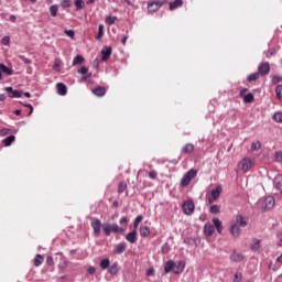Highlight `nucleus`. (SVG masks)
I'll return each mask as SVG.
<instances>
[{
    "label": "nucleus",
    "instance_id": "nucleus-1",
    "mask_svg": "<svg viewBox=\"0 0 282 282\" xmlns=\"http://www.w3.org/2000/svg\"><path fill=\"white\" fill-rule=\"evenodd\" d=\"M102 232L106 237H111V232L115 235H122L124 232V228L118 226V224H104Z\"/></svg>",
    "mask_w": 282,
    "mask_h": 282
},
{
    "label": "nucleus",
    "instance_id": "nucleus-2",
    "mask_svg": "<svg viewBox=\"0 0 282 282\" xmlns=\"http://www.w3.org/2000/svg\"><path fill=\"white\" fill-rule=\"evenodd\" d=\"M197 177V170L191 169L187 173L184 174L183 178L181 180V186L186 187L193 180Z\"/></svg>",
    "mask_w": 282,
    "mask_h": 282
},
{
    "label": "nucleus",
    "instance_id": "nucleus-3",
    "mask_svg": "<svg viewBox=\"0 0 282 282\" xmlns=\"http://www.w3.org/2000/svg\"><path fill=\"white\" fill-rule=\"evenodd\" d=\"M254 166V160L249 159V158H243L239 163H238V169L242 171V173H248L250 169Z\"/></svg>",
    "mask_w": 282,
    "mask_h": 282
},
{
    "label": "nucleus",
    "instance_id": "nucleus-4",
    "mask_svg": "<svg viewBox=\"0 0 282 282\" xmlns=\"http://www.w3.org/2000/svg\"><path fill=\"white\" fill-rule=\"evenodd\" d=\"M183 212L185 215H193L195 213V202L193 199L185 200L183 203Z\"/></svg>",
    "mask_w": 282,
    "mask_h": 282
},
{
    "label": "nucleus",
    "instance_id": "nucleus-5",
    "mask_svg": "<svg viewBox=\"0 0 282 282\" xmlns=\"http://www.w3.org/2000/svg\"><path fill=\"white\" fill-rule=\"evenodd\" d=\"M221 195V186H217L215 189L210 192V196L208 198V204H215L217 199H219V196Z\"/></svg>",
    "mask_w": 282,
    "mask_h": 282
},
{
    "label": "nucleus",
    "instance_id": "nucleus-6",
    "mask_svg": "<svg viewBox=\"0 0 282 282\" xmlns=\"http://www.w3.org/2000/svg\"><path fill=\"white\" fill-rule=\"evenodd\" d=\"M240 97L243 98V102L246 104L254 102V95L252 93L248 94V88H242L240 90Z\"/></svg>",
    "mask_w": 282,
    "mask_h": 282
},
{
    "label": "nucleus",
    "instance_id": "nucleus-7",
    "mask_svg": "<svg viewBox=\"0 0 282 282\" xmlns=\"http://www.w3.org/2000/svg\"><path fill=\"white\" fill-rule=\"evenodd\" d=\"M164 3H166V0H163V1H150V2H148V10L150 12H158V10H160V7L164 6Z\"/></svg>",
    "mask_w": 282,
    "mask_h": 282
},
{
    "label": "nucleus",
    "instance_id": "nucleus-8",
    "mask_svg": "<svg viewBox=\"0 0 282 282\" xmlns=\"http://www.w3.org/2000/svg\"><path fill=\"white\" fill-rule=\"evenodd\" d=\"M258 73L260 76H268L270 74V63L269 62H262L258 66Z\"/></svg>",
    "mask_w": 282,
    "mask_h": 282
},
{
    "label": "nucleus",
    "instance_id": "nucleus-9",
    "mask_svg": "<svg viewBox=\"0 0 282 282\" xmlns=\"http://www.w3.org/2000/svg\"><path fill=\"white\" fill-rule=\"evenodd\" d=\"M93 230H94V234L96 237H100V230L102 228V223L100 221V219L96 218L91 221L90 224Z\"/></svg>",
    "mask_w": 282,
    "mask_h": 282
},
{
    "label": "nucleus",
    "instance_id": "nucleus-10",
    "mask_svg": "<svg viewBox=\"0 0 282 282\" xmlns=\"http://www.w3.org/2000/svg\"><path fill=\"white\" fill-rule=\"evenodd\" d=\"M274 204H275L274 197L268 196L264 198L262 203V208L264 210H272V208H274Z\"/></svg>",
    "mask_w": 282,
    "mask_h": 282
},
{
    "label": "nucleus",
    "instance_id": "nucleus-11",
    "mask_svg": "<svg viewBox=\"0 0 282 282\" xmlns=\"http://www.w3.org/2000/svg\"><path fill=\"white\" fill-rule=\"evenodd\" d=\"M231 224H236L240 228H246V226H248V220L243 215H237L236 220L231 221Z\"/></svg>",
    "mask_w": 282,
    "mask_h": 282
},
{
    "label": "nucleus",
    "instance_id": "nucleus-12",
    "mask_svg": "<svg viewBox=\"0 0 282 282\" xmlns=\"http://www.w3.org/2000/svg\"><path fill=\"white\" fill-rule=\"evenodd\" d=\"M230 234L235 239H238V237L241 236V227L238 226L237 224L231 223L230 225Z\"/></svg>",
    "mask_w": 282,
    "mask_h": 282
},
{
    "label": "nucleus",
    "instance_id": "nucleus-13",
    "mask_svg": "<svg viewBox=\"0 0 282 282\" xmlns=\"http://www.w3.org/2000/svg\"><path fill=\"white\" fill-rule=\"evenodd\" d=\"M6 91H8L9 98H21L23 96V91L13 90L12 87H7Z\"/></svg>",
    "mask_w": 282,
    "mask_h": 282
},
{
    "label": "nucleus",
    "instance_id": "nucleus-14",
    "mask_svg": "<svg viewBox=\"0 0 282 282\" xmlns=\"http://www.w3.org/2000/svg\"><path fill=\"white\" fill-rule=\"evenodd\" d=\"M126 239L129 243H135L138 241V230H132L126 235Z\"/></svg>",
    "mask_w": 282,
    "mask_h": 282
},
{
    "label": "nucleus",
    "instance_id": "nucleus-15",
    "mask_svg": "<svg viewBox=\"0 0 282 282\" xmlns=\"http://www.w3.org/2000/svg\"><path fill=\"white\" fill-rule=\"evenodd\" d=\"M230 261H234V263H241V261H243V254L234 251L230 256Z\"/></svg>",
    "mask_w": 282,
    "mask_h": 282
},
{
    "label": "nucleus",
    "instance_id": "nucleus-16",
    "mask_svg": "<svg viewBox=\"0 0 282 282\" xmlns=\"http://www.w3.org/2000/svg\"><path fill=\"white\" fill-rule=\"evenodd\" d=\"M193 151H195V145L193 143H187L182 148L181 153L188 155V153H193Z\"/></svg>",
    "mask_w": 282,
    "mask_h": 282
},
{
    "label": "nucleus",
    "instance_id": "nucleus-17",
    "mask_svg": "<svg viewBox=\"0 0 282 282\" xmlns=\"http://www.w3.org/2000/svg\"><path fill=\"white\" fill-rule=\"evenodd\" d=\"M186 268V262L180 261L176 265L174 264V274H182Z\"/></svg>",
    "mask_w": 282,
    "mask_h": 282
},
{
    "label": "nucleus",
    "instance_id": "nucleus-18",
    "mask_svg": "<svg viewBox=\"0 0 282 282\" xmlns=\"http://www.w3.org/2000/svg\"><path fill=\"white\" fill-rule=\"evenodd\" d=\"M56 87H57V94L59 96H67V86L65 84L57 83Z\"/></svg>",
    "mask_w": 282,
    "mask_h": 282
},
{
    "label": "nucleus",
    "instance_id": "nucleus-19",
    "mask_svg": "<svg viewBox=\"0 0 282 282\" xmlns=\"http://www.w3.org/2000/svg\"><path fill=\"white\" fill-rule=\"evenodd\" d=\"M93 94L95 96H98L99 98H102L107 94V89L102 86H98L95 89H93Z\"/></svg>",
    "mask_w": 282,
    "mask_h": 282
},
{
    "label": "nucleus",
    "instance_id": "nucleus-20",
    "mask_svg": "<svg viewBox=\"0 0 282 282\" xmlns=\"http://www.w3.org/2000/svg\"><path fill=\"white\" fill-rule=\"evenodd\" d=\"M213 224L217 230V234L221 235V232L224 230V225L221 224V220H219V218H214Z\"/></svg>",
    "mask_w": 282,
    "mask_h": 282
},
{
    "label": "nucleus",
    "instance_id": "nucleus-21",
    "mask_svg": "<svg viewBox=\"0 0 282 282\" xmlns=\"http://www.w3.org/2000/svg\"><path fill=\"white\" fill-rule=\"evenodd\" d=\"M204 232L206 237H213V235L215 234V226L210 224L205 225Z\"/></svg>",
    "mask_w": 282,
    "mask_h": 282
},
{
    "label": "nucleus",
    "instance_id": "nucleus-22",
    "mask_svg": "<svg viewBox=\"0 0 282 282\" xmlns=\"http://www.w3.org/2000/svg\"><path fill=\"white\" fill-rule=\"evenodd\" d=\"M274 186L276 188V191H280V193H282V175L278 174L274 178Z\"/></svg>",
    "mask_w": 282,
    "mask_h": 282
},
{
    "label": "nucleus",
    "instance_id": "nucleus-23",
    "mask_svg": "<svg viewBox=\"0 0 282 282\" xmlns=\"http://www.w3.org/2000/svg\"><path fill=\"white\" fill-rule=\"evenodd\" d=\"M111 47H106L101 51V61H109V57L111 56Z\"/></svg>",
    "mask_w": 282,
    "mask_h": 282
},
{
    "label": "nucleus",
    "instance_id": "nucleus-24",
    "mask_svg": "<svg viewBox=\"0 0 282 282\" xmlns=\"http://www.w3.org/2000/svg\"><path fill=\"white\" fill-rule=\"evenodd\" d=\"M0 72L2 74H7V76H12V74H14V70L12 68H9L4 64H0Z\"/></svg>",
    "mask_w": 282,
    "mask_h": 282
},
{
    "label": "nucleus",
    "instance_id": "nucleus-25",
    "mask_svg": "<svg viewBox=\"0 0 282 282\" xmlns=\"http://www.w3.org/2000/svg\"><path fill=\"white\" fill-rule=\"evenodd\" d=\"M184 6V2L182 0H175L173 2H170V10H177V8H182Z\"/></svg>",
    "mask_w": 282,
    "mask_h": 282
},
{
    "label": "nucleus",
    "instance_id": "nucleus-26",
    "mask_svg": "<svg viewBox=\"0 0 282 282\" xmlns=\"http://www.w3.org/2000/svg\"><path fill=\"white\" fill-rule=\"evenodd\" d=\"M173 268H175V262L173 260H170L164 265V272L169 274V272L173 271Z\"/></svg>",
    "mask_w": 282,
    "mask_h": 282
},
{
    "label": "nucleus",
    "instance_id": "nucleus-27",
    "mask_svg": "<svg viewBox=\"0 0 282 282\" xmlns=\"http://www.w3.org/2000/svg\"><path fill=\"white\" fill-rule=\"evenodd\" d=\"M124 250H127V243L121 242V243L117 245V247L115 249V254H122V252H124Z\"/></svg>",
    "mask_w": 282,
    "mask_h": 282
},
{
    "label": "nucleus",
    "instance_id": "nucleus-28",
    "mask_svg": "<svg viewBox=\"0 0 282 282\" xmlns=\"http://www.w3.org/2000/svg\"><path fill=\"white\" fill-rule=\"evenodd\" d=\"M251 250H259L261 248V240L253 238L252 243L250 245Z\"/></svg>",
    "mask_w": 282,
    "mask_h": 282
},
{
    "label": "nucleus",
    "instance_id": "nucleus-29",
    "mask_svg": "<svg viewBox=\"0 0 282 282\" xmlns=\"http://www.w3.org/2000/svg\"><path fill=\"white\" fill-rule=\"evenodd\" d=\"M14 140H17L14 135L7 137L3 139L2 144H4V147H10Z\"/></svg>",
    "mask_w": 282,
    "mask_h": 282
},
{
    "label": "nucleus",
    "instance_id": "nucleus-30",
    "mask_svg": "<svg viewBox=\"0 0 282 282\" xmlns=\"http://www.w3.org/2000/svg\"><path fill=\"white\" fill-rule=\"evenodd\" d=\"M79 74H82L84 76L85 79L89 78V76H91V74H89V68H87V66H83L79 70Z\"/></svg>",
    "mask_w": 282,
    "mask_h": 282
},
{
    "label": "nucleus",
    "instance_id": "nucleus-31",
    "mask_svg": "<svg viewBox=\"0 0 282 282\" xmlns=\"http://www.w3.org/2000/svg\"><path fill=\"white\" fill-rule=\"evenodd\" d=\"M83 63H85V57H83V55H77L74 59H73V65H83Z\"/></svg>",
    "mask_w": 282,
    "mask_h": 282
},
{
    "label": "nucleus",
    "instance_id": "nucleus-32",
    "mask_svg": "<svg viewBox=\"0 0 282 282\" xmlns=\"http://www.w3.org/2000/svg\"><path fill=\"white\" fill-rule=\"evenodd\" d=\"M105 36V25L99 24L98 34L96 35V40L100 41Z\"/></svg>",
    "mask_w": 282,
    "mask_h": 282
},
{
    "label": "nucleus",
    "instance_id": "nucleus-33",
    "mask_svg": "<svg viewBox=\"0 0 282 282\" xmlns=\"http://www.w3.org/2000/svg\"><path fill=\"white\" fill-rule=\"evenodd\" d=\"M118 270H119L118 264H117V262H115L113 264H111L109 267L108 272H109V274L116 275V274H118Z\"/></svg>",
    "mask_w": 282,
    "mask_h": 282
},
{
    "label": "nucleus",
    "instance_id": "nucleus-34",
    "mask_svg": "<svg viewBox=\"0 0 282 282\" xmlns=\"http://www.w3.org/2000/svg\"><path fill=\"white\" fill-rule=\"evenodd\" d=\"M140 235L141 237H149V235H151V229L149 227H141Z\"/></svg>",
    "mask_w": 282,
    "mask_h": 282
},
{
    "label": "nucleus",
    "instance_id": "nucleus-35",
    "mask_svg": "<svg viewBox=\"0 0 282 282\" xmlns=\"http://www.w3.org/2000/svg\"><path fill=\"white\" fill-rule=\"evenodd\" d=\"M116 21H118L117 17H113V15H107L106 17L107 25H113L116 23Z\"/></svg>",
    "mask_w": 282,
    "mask_h": 282
},
{
    "label": "nucleus",
    "instance_id": "nucleus-36",
    "mask_svg": "<svg viewBox=\"0 0 282 282\" xmlns=\"http://www.w3.org/2000/svg\"><path fill=\"white\" fill-rule=\"evenodd\" d=\"M111 265V261L109 259H104L100 261V268L101 270H107Z\"/></svg>",
    "mask_w": 282,
    "mask_h": 282
},
{
    "label": "nucleus",
    "instance_id": "nucleus-37",
    "mask_svg": "<svg viewBox=\"0 0 282 282\" xmlns=\"http://www.w3.org/2000/svg\"><path fill=\"white\" fill-rule=\"evenodd\" d=\"M260 76H261V75L259 74V72H258V73H253V74H251V75L248 76L247 80H248L249 83H254V80H259V77H260Z\"/></svg>",
    "mask_w": 282,
    "mask_h": 282
},
{
    "label": "nucleus",
    "instance_id": "nucleus-38",
    "mask_svg": "<svg viewBox=\"0 0 282 282\" xmlns=\"http://www.w3.org/2000/svg\"><path fill=\"white\" fill-rule=\"evenodd\" d=\"M44 259L43 256L41 254H36L35 259H34V265L35 268H39V265H41L43 263Z\"/></svg>",
    "mask_w": 282,
    "mask_h": 282
},
{
    "label": "nucleus",
    "instance_id": "nucleus-39",
    "mask_svg": "<svg viewBox=\"0 0 282 282\" xmlns=\"http://www.w3.org/2000/svg\"><path fill=\"white\" fill-rule=\"evenodd\" d=\"M275 96L278 100L282 102V85H278L275 88Z\"/></svg>",
    "mask_w": 282,
    "mask_h": 282
},
{
    "label": "nucleus",
    "instance_id": "nucleus-40",
    "mask_svg": "<svg viewBox=\"0 0 282 282\" xmlns=\"http://www.w3.org/2000/svg\"><path fill=\"white\" fill-rule=\"evenodd\" d=\"M50 13L52 17H57L58 14V6L56 4H53L50 7Z\"/></svg>",
    "mask_w": 282,
    "mask_h": 282
},
{
    "label": "nucleus",
    "instance_id": "nucleus-41",
    "mask_svg": "<svg viewBox=\"0 0 282 282\" xmlns=\"http://www.w3.org/2000/svg\"><path fill=\"white\" fill-rule=\"evenodd\" d=\"M75 7H76V10H84L85 1H83V0H75Z\"/></svg>",
    "mask_w": 282,
    "mask_h": 282
},
{
    "label": "nucleus",
    "instance_id": "nucleus-42",
    "mask_svg": "<svg viewBox=\"0 0 282 282\" xmlns=\"http://www.w3.org/2000/svg\"><path fill=\"white\" fill-rule=\"evenodd\" d=\"M220 206L219 205H213L209 209V213H212L213 215H218V213H220Z\"/></svg>",
    "mask_w": 282,
    "mask_h": 282
},
{
    "label": "nucleus",
    "instance_id": "nucleus-43",
    "mask_svg": "<svg viewBox=\"0 0 282 282\" xmlns=\"http://www.w3.org/2000/svg\"><path fill=\"white\" fill-rule=\"evenodd\" d=\"M144 219V217L142 216H137V218L134 219L133 226H134V230H138V226H140V224H142V220Z\"/></svg>",
    "mask_w": 282,
    "mask_h": 282
},
{
    "label": "nucleus",
    "instance_id": "nucleus-44",
    "mask_svg": "<svg viewBox=\"0 0 282 282\" xmlns=\"http://www.w3.org/2000/svg\"><path fill=\"white\" fill-rule=\"evenodd\" d=\"M259 149H261V142L260 141H256L251 143V151H259Z\"/></svg>",
    "mask_w": 282,
    "mask_h": 282
},
{
    "label": "nucleus",
    "instance_id": "nucleus-45",
    "mask_svg": "<svg viewBox=\"0 0 282 282\" xmlns=\"http://www.w3.org/2000/svg\"><path fill=\"white\" fill-rule=\"evenodd\" d=\"M124 191H127V183L121 182V183L119 184V186H118V193H119V194H122V193H124Z\"/></svg>",
    "mask_w": 282,
    "mask_h": 282
},
{
    "label": "nucleus",
    "instance_id": "nucleus-46",
    "mask_svg": "<svg viewBox=\"0 0 282 282\" xmlns=\"http://www.w3.org/2000/svg\"><path fill=\"white\" fill-rule=\"evenodd\" d=\"M271 83H272L273 85H279V83H282V76L274 75V76L272 77Z\"/></svg>",
    "mask_w": 282,
    "mask_h": 282
},
{
    "label": "nucleus",
    "instance_id": "nucleus-47",
    "mask_svg": "<svg viewBox=\"0 0 282 282\" xmlns=\"http://www.w3.org/2000/svg\"><path fill=\"white\" fill-rule=\"evenodd\" d=\"M53 69H55V72H61V59L56 58L54 61Z\"/></svg>",
    "mask_w": 282,
    "mask_h": 282
},
{
    "label": "nucleus",
    "instance_id": "nucleus-48",
    "mask_svg": "<svg viewBox=\"0 0 282 282\" xmlns=\"http://www.w3.org/2000/svg\"><path fill=\"white\" fill-rule=\"evenodd\" d=\"M274 122H282V112H275L273 115Z\"/></svg>",
    "mask_w": 282,
    "mask_h": 282
},
{
    "label": "nucleus",
    "instance_id": "nucleus-49",
    "mask_svg": "<svg viewBox=\"0 0 282 282\" xmlns=\"http://www.w3.org/2000/svg\"><path fill=\"white\" fill-rule=\"evenodd\" d=\"M62 8H72V0H63Z\"/></svg>",
    "mask_w": 282,
    "mask_h": 282
},
{
    "label": "nucleus",
    "instance_id": "nucleus-50",
    "mask_svg": "<svg viewBox=\"0 0 282 282\" xmlns=\"http://www.w3.org/2000/svg\"><path fill=\"white\" fill-rule=\"evenodd\" d=\"M10 133V129L3 128L0 130V137L4 138V135H8Z\"/></svg>",
    "mask_w": 282,
    "mask_h": 282
},
{
    "label": "nucleus",
    "instance_id": "nucleus-51",
    "mask_svg": "<svg viewBox=\"0 0 282 282\" xmlns=\"http://www.w3.org/2000/svg\"><path fill=\"white\" fill-rule=\"evenodd\" d=\"M149 177H150V180H156L158 172L155 170L150 171L149 172Z\"/></svg>",
    "mask_w": 282,
    "mask_h": 282
},
{
    "label": "nucleus",
    "instance_id": "nucleus-52",
    "mask_svg": "<svg viewBox=\"0 0 282 282\" xmlns=\"http://www.w3.org/2000/svg\"><path fill=\"white\" fill-rule=\"evenodd\" d=\"M62 257V264H59V268L62 270H66L67 269V260H65V257L61 256Z\"/></svg>",
    "mask_w": 282,
    "mask_h": 282
},
{
    "label": "nucleus",
    "instance_id": "nucleus-53",
    "mask_svg": "<svg viewBox=\"0 0 282 282\" xmlns=\"http://www.w3.org/2000/svg\"><path fill=\"white\" fill-rule=\"evenodd\" d=\"M65 34L66 36H69V39H74L76 33L74 32V30H65Z\"/></svg>",
    "mask_w": 282,
    "mask_h": 282
},
{
    "label": "nucleus",
    "instance_id": "nucleus-54",
    "mask_svg": "<svg viewBox=\"0 0 282 282\" xmlns=\"http://www.w3.org/2000/svg\"><path fill=\"white\" fill-rule=\"evenodd\" d=\"M46 263L47 265H54V258H52V256H47Z\"/></svg>",
    "mask_w": 282,
    "mask_h": 282
},
{
    "label": "nucleus",
    "instance_id": "nucleus-55",
    "mask_svg": "<svg viewBox=\"0 0 282 282\" xmlns=\"http://www.w3.org/2000/svg\"><path fill=\"white\" fill-rule=\"evenodd\" d=\"M169 250H170L169 243H165V245L162 246V253H163V254L169 253Z\"/></svg>",
    "mask_w": 282,
    "mask_h": 282
},
{
    "label": "nucleus",
    "instance_id": "nucleus-56",
    "mask_svg": "<svg viewBox=\"0 0 282 282\" xmlns=\"http://www.w3.org/2000/svg\"><path fill=\"white\" fill-rule=\"evenodd\" d=\"M154 275H155V269L150 268V269L147 271V276H154Z\"/></svg>",
    "mask_w": 282,
    "mask_h": 282
},
{
    "label": "nucleus",
    "instance_id": "nucleus-57",
    "mask_svg": "<svg viewBox=\"0 0 282 282\" xmlns=\"http://www.w3.org/2000/svg\"><path fill=\"white\" fill-rule=\"evenodd\" d=\"M275 160H276V162H282V152L281 151L275 152Z\"/></svg>",
    "mask_w": 282,
    "mask_h": 282
},
{
    "label": "nucleus",
    "instance_id": "nucleus-58",
    "mask_svg": "<svg viewBox=\"0 0 282 282\" xmlns=\"http://www.w3.org/2000/svg\"><path fill=\"white\" fill-rule=\"evenodd\" d=\"M10 44V36H4L2 39V45H9Z\"/></svg>",
    "mask_w": 282,
    "mask_h": 282
},
{
    "label": "nucleus",
    "instance_id": "nucleus-59",
    "mask_svg": "<svg viewBox=\"0 0 282 282\" xmlns=\"http://www.w3.org/2000/svg\"><path fill=\"white\" fill-rule=\"evenodd\" d=\"M21 58H22L23 63H25V65L32 64V59H30V58H28L25 56H22Z\"/></svg>",
    "mask_w": 282,
    "mask_h": 282
},
{
    "label": "nucleus",
    "instance_id": "nucleus-60",
    "mask_svg": "<svg viewBox=\"0 0 282 282\" xmlns=\"http://www.w3.org/2000/svg\"><path fill=\"white\" fill-rule=\"evenodd\" d=\"M234 282H241V273H236Z\"/></svg>",
    "mask_w": 282,
    "mask_h": 282
},
{
    "label": "nucleus",
    "instance_id": "nucleus-61",
    "mask_svg": "<svg viewBox=\"0 0 282 282\" xmlns=\"http://www.w3.org/2000/svg\"><path fill=\"white\" fill-rule=\"evenodd\" d=\"M96 272V267H89L87 270V274H94Z\"/></svg>",
    "mask_w": 282,
    "mask_h": 282
},
{
    "label": "nucleus",
    "instance_id": "nucleus-62",
    "mask_svg": "<svg viewBox=\"0 0 282 282\" xmlns=\"http://www.w3.org/2000/svg\"><path fill=\"white\" fill-rule=\"evenodd\" d=\"M24 107H29V109H30L29 116H32V113L34 111V107H32V105H30V104L24 105Z\"/></svg>",
    "mask_w": 282,
    "mask_h": 282
},
{
    "label": "nucleus",
    "instance_id": "nucleus-63",
    "mask_svg": "<svg viewBox=\"0 0 282 282\" xmlns=\"http://www.w3.org/2000/svg\"><path fill=\"white\" fill-rule=\"evenodd\" d=\"M119 224H129V219L127 217H122L120 220H119Z\"/></svg>",
    "mask_w": 282,
    "mask_h": 282
},
{
    "label": "nucleus",
    "instance_id": "nucleus-64",
    "mask_svg": "<svg viewBox=\"0 0 282 282\" xmlns=\"http://www.w3.org/2000/svg\"><path fill=\"white\" fill-rule=\"evenodd\" d=\"M6 98H7L6 94H1L0 95V102H4Z\"/></svg>",
    "mask_w": 282,
    "mask_h": 282
}]
</instances>
